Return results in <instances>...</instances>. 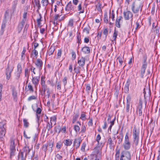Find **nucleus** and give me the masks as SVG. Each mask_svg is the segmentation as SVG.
I'll use <instances>...</instances> for the list:
<instances>
[{"mask_svg": "<svg viewBox=\"0 0 160 160\" xmlns=\"http://www.w3.org/2000/svg\"><path fill=\"white\" fill-rule=\"evenodd\" d=\"M139 131L136 127L133 128L132 132V135L133 138V144L136 146L138 145L139 141Z\"/></svg>", "mask_w": 160, "mask_h": 160, "instance_id": "nucleus-1", "label": "nucleus"}, {"mask_svg": "<svg viewBox=\"0 0 160 160\" xmlns=\"http://www.w3.org/2000/svg\"><path fill=\"white\" fill-rule=\"evenodd\" d=\"M147 56H146L145 55L143 57V60L142 62V65L140 70V76L141 78H144V76L145 73V70L147 67Z\"/></svg>", "mask_w": 160, "mask_h": 160, "instance_id": "nucleus-2", "label": "nucleus"}, {"mask_svg": "<svg viewBox=\"0 0 160 160\" xmlns=\"http://www.w3.org/2000/svg\"><path fill=\"white\" fill-rule=\"evenodd\" d=\"M131 154L129 151L123 150L120 154V160H131Z\"/></svg>", "mask_w": 160, "mask_h": 160, "instance_id": "nucleus-3", "label": "nucleus"}, {"mask_svg": "<svg viewBox=\"0 0 160 160\" xmlns=\"http://www.w3.org/2000/svg\"><path fill=\"white\" fill-rule=\"evenodd\" d=\"M122 146L124 149L126 150V151L129 150L131 148V143L129 141L128 133V132L126 134L124 142L122 145Z\"/></svg>", "mask_w": 160, "mask_h": 160, "instance_id": "nucleus-4", "label": "nucleus"}, {"mask_svg": "<svg viewBox=\"0 0 160 160\" xmlns=\"http://www.w3.org/2000/svg\"><path fill=\"white\" fill-rule=\"evenodd\" d=\"M142 4L140 2H133L131 6H129V9L132 10H142Z\"/></svg>", "mask_w": 160, "mask_h": 160, "instance_id": "nucleus-5", "label": "nucleus"}, {"mask_svg": "<svg viewBox=\"0 0 160 160\" xmlns=\"http://www.w3.org/2000/svg\"><path fill=\"white\" fill-rule=\"evenodd\" d=\"M36 67L38 68L39 71H40L42 69L43 66V62L40 59L38 58L37 59L36 62L35 63Z\"/></svg>", "mask_w": 160, "mask_h": 160, "instance_id": "nucleus-6", "label": "nucleus"}, {"mask_svg": "<svg viewBox=\"0 0 160 160\" xmlns=\"http://www.w3.org/2000/svg\"><path fill=\"white\" fill-rule=\"evenodd\" d=\"M127 102L126 105V110L127 112H129L130 109V103L131 101V97L130 95H128L127 97Z\"/></svg>", "mask_w": 160, "mask_h": 160, "instance_id": "nucleus-7", "label": "nucleus"}, {"mask_svg": "<svg viewBox=\"0 0 160 160\" xmlns=\"http://www.w3.org/2000/svg\"><path fill=\"white\" fill-rule=\"evenodd\" d=\"M12 71V69H10V67L8 64L7 67L6 69L5 74L6 76V79L8 80L11 77V74Z\"/></svg>", "mask_w": 160, "mask_h": 160, "instance_id": "nucleus-8", "label": "nucleus"}, {"mask_svg": "<svg viewBox=\"0 0 160 160\" xmlns=\"http://www.w3.org/2000/svg\"><path fill=\"white\" fill-rule=\"evenodd\" d=\"M124 17L125 20H129L132 18L133 16L132 13L129 11H127L126 12H124Z\"/></svg>", "mask_w": 160, "mask_h": 160, "instance_id": "nucleus-9", "label": "nucleus"}, {"mask_svg": "<svg viewBox=\"0 0 160 160\" xmlns=\"http://www.w3.org/2000/svg\"><path fill=\"white\" fill-rule=\"evenodd\" d=\"M31 149L29 148V147L26 145L22 148V151H20L19 152H22V153H25V155L26 156L28 155L30 152Z\"/></svg>", "mask_w": 160, "mask_h": 160, "instance_id": "nucleus-10", "label": "nucleus"}, {"mask_svg": "<svg viewBox=\"0 0 160 160\" xmlns=\"http://www.w3.org/2000/svg\"><path fill=\"white\" fill-rule=\"evenodd\" d=\"M32 83L34 85L35 87L37 86L39 83L40 80L39 76L33 77L32 74Z\"/></svg>", "mask_w": 160, "mask_h": 160, "instance_id": "nucleus-11", "label": "nucleus"}, {"mask_svg": "<svg viewBox=\"0 0 160 160\" xmlns=\"http://www.w3.org/2000/svg\"><path fill=\"white\" fill-rule=\"evenodd\" d=\"M85 58L82 57L80 58H78V63L79 64L80 66L82 67L85 65Z\"/></svg>", "mask_w": 160, "mask_h": 160, "instance_id": "nucleus-12", "label": "nucleus"}, {"mask_svg": "<svg viewBox=\"0 0 160 160\" xmlns=\"http://www.w3.org/2000/svg\"><path fill=\"white\" fill-rule=\"evenodd\" d=\"M123 21V18L122 16H119L118 17L116 21V26L118 28H120V23H122Z\"/></svg>", "mask_w": 160, "mask_h": 160, "instance_id": "nucleus-13", "label": "nucleus"}, {"mask_svg": "<svg viewBox=\"0 0 160 160\" xmlns=\"http://www.w3.org/2000/svg\"><path fill=\"white\" fill-rule=\"evenodd\" d=\"M81 142L82 140L80 138L75 139L73 142V145L76 147V149L79 147Z\"/></svg>", "mask_w": 160, "mask_h": 160, "instance_id": "nucleus-14", "label": "nucleus"}, {"mask_svg": "<svg viewBox=\"0 0 160 160\" xmlns=\"http://www.w3.org/2000/svg\"><path fill=\"white\" fill-rule=\"evenodd\" d=\"M26 156H24L22 152H19L17 156V160H26Z\"/></svg>", "mask_w": 160, "mask_h": 160, "instance_id": "nucleus-15", "label": "nucleus"}, {"mask_svg": "<svg viewBox=\"0 0 160 160\" xmlns=\"http://www.w3.org/2000/svg\"><path fill=\"white\" fill-rule=\"evenodd\" d=\"M118 31L116 30V28L115 27L114 32L113 34V40H112L113 42L112 43L113 44L114 43H116V40L117 38V36L118 35Z\"/></svg>", "mask_w": 160, "mask_h": 160, "instance_id": "nucleus-16", "label": "nucleus"}, {"mask_svg": "<svg viewBox=\"0 0 160 160\" xmlns=\"http://www.w3.org/2000/svg\"><path fill=\"white\" fill-rule=\"evenodd\" d=\"M81 50L85 54H88L90 52L89 47L86 46L83 47Z\"/></svg>", "mask_w": 160, "mask_h": 160, "instance_id": "nucleus-17", "label": "nucleus"}, {"mask_svg": "<svg viewBox=\"0 0 160 160\" xmlns=\"http://www.w3.org/2000/svg\"><path fill=\"white\" fill-rule=\"evenodd\" d=\"M10 148V150H16L14 140L12 138L11 139V144Z\"/></svg>", "mask_w": 160, "mask_h": 160, "instance_id": "nucleus-18", "label": "nucleus"}, {"mask_svg": "<svg viewBox=\"0 0 160 160\" xmlns=\"http://www.w3.org/2000/svg\"><path fill=\"white\" fill-rule=\"evenodd\" d=\"M72 140L69 139H66L64 141V143L66 146H70L72 143Z\"/></svg>", "mask_w": 160, "mask_h": 160, "instance_id": "nucleus-19", "label": "nucleus"}, {"mask_svg": "<svg viewBox=\"0 0 160 160\" xmlns=\"http://www.w3.org/2000/svg\"><path fill=\"white\" fill-rule=\"evenodd\" d=\"M5 133L6 130L4 128L2 129L0 131V138L2 141L3 139V137L5 136Z\"/></svg>", "mask_w": 160, "mask_h": 160, "instance_id": "nucleus-20", "label": "nucleus"}, {"mask_svg": "<svg viewBox=\"0 0 160 160\" xmlns=\"http://www.w3.org/2000/svg\"><path fill=\"white\" fill-rule=\"evenodd\" d=\"M142 108L137 107L136 112L137 115L139 116H141L142 115Z\"/></svg>", "mask_w": 160, "mask_h": 160, "instance_id": "nucleus-21", "label": "nucleus"}, {"mask_svg": "<svg viewBox=\"0 0 160 160\" xmlns=\"http://www.w3.org/2000/svg\"><path fill=\"white\" fill-rule=\"evenodd\" d=\"M23 126L26 128H27L28 127L29 125V122H28L27 119L24 118L23 120Z\"/></svg>", "mask_w": 160, "mask_h": 160, "instance_id": "nucleus-22", "label": "nucleus"}, {"mask_svg": "<svg viewBox=\"0 0 160 160\" xmlns=\"http://www.w3.org/2000/svg\"><path fill=\"white\" fill-rule=\"evenodd\" d=\"M47 144V146H48V151L50 152H51L52 151V148L53 145V143L50 142L48 143Z\"/></svg>", "mask_w": 160, "mask_h": 160, "instance_id": "nucleus-23", "label": "nucleus"}, {"mask_svg": "<svg viewBox=\"0 0 160 160\" xmlns=\"http://www.w3.org/2000/svg\"><path fill=\"white\" fill-rule=\"evenodd\" d=\"M55 48L54 47L51 46L48 52V54L49 56H50L55 51Z\"/></svg>", "mask_w": 160, "mask_h": 160, "instance_id": "nucleus-24", "label": "nucleus"}, {"mask_svg": "<svg viewBox=\"0 0 160 160\" xmlns=\"http://www.w3.org/2000/svg\"><path fill=\"white\" fill-rule=\"evenodd\" d=\"M116 153L115 154V160H119L120 150L119 149H116Z\"/></svg>", "mask_w": 160, "mask_h": 160, "instance_id": "nucleus-25", "label": "nucleus"}, {"mask_svg": "<svg viewBox=\"0 0 160 160\" xmlns=\"http://www.w3.org/2000/svg\"><path fill=\"white\" fill-rule=\"evenodd\" d=\"M81 35L80 34V32H77V42L78 43V46L80 44H81Z\"/></svg>", "mask_w": 160, "mask_h": 160, "instance_id": "nucleus-26", "label": "nucleus"}, {"mask_svg": "<svg viewBox=\"0 0 160 160\" xmlns=\"http://www.w3.org/2000/svg\"><path fill=\"white\" fill-rule=\"evenodd\" d=\"M79 112L76 113L75 115L73 116L72 121V123H74L79 116Z\"/></svg>", "mask_w": 160, "mask_h": 160, "instance_id": "nucleus-27", "label": "nucleus"}, {"mask_svg": "<svg viewBox=\"0 0 160 160\" xmlns=\"http://www.w3.org/2000/svg\"><path fill=\"white\" fill-rule=\"evenodd\" d=\"M28 89L27 91H29L31 92H34V89L30 83H29L28 85Z\"/></svg>", "mask_w": 160, "mask_h": 160, "instance_id": "nucleus-28", "label": "nucleus"}, {"mask_svg": "<svg viewBox=\"0 0 160 160\" xmlns=\"http://www.w3.org/2000/svg\"><path fill=\"white\" fill-rule=\"evenodd\" d=\"M120 134H121V136H118L117 138L118 139V144H120V143L122 142V139L123 138V137L122 135V133H120Z\"/></svg>", "mask_w": 160, "mask_h": 160, "instance_id": "nucleus-29", "label": "nucleus"}, {"mask_svg": "<svg viewBox=\"0 0 160 160\" xmlns=\"http://www.w3.org/2000/svg\"><path fill=\"white\" fill-rule=\"evenodd\" d=\"M17 74L19 75L22 72V67L21 65L18 63L17 66Z\"/></svg>", "mask_w": 160, "mask_h": 160, "instance_id": "nucleus-30", "label": "nucleus"}, {"mask_svg": "<svg viewBox=\"0 0 160 160\" xmlns=\"http://www.w3.org/2000/svg\"><path fill=\"white\" fill-rule=\"evenodd\" d=\"M54 129L56 132H58V134H59L61 131V128L60 126L59 125L58 126H55L54 128Z\"/></svg>", "mask_w": 160, "mask_h": 160, "instance_id": "nucleus-31", "label": "nucleus"}, {"mask_svg": "<svg viewBox=\"0 0 160 160\" xmlns=\"http://www.w3.org/2000/svg\"><path fill=\"white\" fill-rule=\"evenodd\" d=\"M109 17L110 18H111L112 20L113 21H114V11H112V12H111V11H110L109 12Z\"/></svg>", "mask_w": 160, "mask_h": 160, "instance_id": "nucleus-32", "label": "nucleus"}, {"mask_svg": "<svg viewBox=\"0 0 160 160\" xmlns=\"http://www.w3.org/2000/svg\"><path fill=\"white\" fill-rule=\"evenodd\" d=\"M132 0H126L125 5L127 6V10L129 9V6L131 5H129V4L130 2H132Z\"/></svg>", "mask_w": 160, "mask_h": 160, "instance_id": "nucleus-33", "label": "nucleus"}, {"mask_svg": "<svg viewBox=\"0 0 160 160\" xmlns=\"http://www.w3.org/2000/svg\"><path fill=\"white\" fill-rule=\"evenodd\" d=\"M35 5L38 7V10L41 7L39 0H34Z\"/></svg>", "mask_w": 160, "mask_h": 160, "instance_id": "nucleus-34", "label": "nucleus"}, {"mask_svg": "<svg viewBox=\"0 0 160 160\" xmlns=\"http://www.w3.org/2000/svg\"><path fill=\"white\" fill-rule=\"evenodd\" d=\"M48 146H47V144H44L42 146V150L45 153L48 150Z\"/></svg>", "mask_w": 160, "mask_h": 160, "instance_id": "nucleus-35", "label": "nucleus"}, {"mask_svg": "<svg viewBox=\"0 0 160 160\" xmlns=\"http://www.w3.org/2000/svg\"><path fill=\"white\" fill-rule=\"evenodd\" d=\"M80 68L79 67H75L74 68V71L77 74L80 73Z\"/></svg>", "mask_w": 160, "mask_h": 160, "instance_id": "nucleus-36", "label": "nucleus"}, {"mask_svg": "<svg viewBox=\"0 0 160 160\" xmlns=\"http://www.w3.org/2000/svg\"><path fill=\"white\" fill-rule=\"evenodd\" d=\"M26 51V48L25 47H24L23 48V51H22V52L21 59H24L25 58V57L23 56L25 55V53Z\"/></svg>", "mask_w": 160, "mask_h": 160, "instance_id": "nucleus-37", "label": "nucleus"}, {"mask_svg": "<svg viewBox=\"0 0 160 160\" xmlns=\"http://www.w3.org/2000/svg\"><path fill=\"white\" fill-rule=\"evenodd\" d=\"M43 85L42 86V91H43V94H45V92L46 90H47V86L46 85Z\"/></svg>", "mask_w": 160, "mask_h": 160, "instance_id": "nucleus-38", "label": "nucleus"}, {"mask_svg": "<svg viewBox=\"0 0 160 160\" xmlns=\"http://www.w3.org/2000/svg\"><path fill=\"white\" fill-rule=\"evenodd\" d=\"M25 71V76L26 77L27 75L28 79L29 77V73L30 72V70H29L28 68H26Z\"/></svg>", "mask_w": 160, "mask_h": 160, "instance_id": "nucleus-39", "label": "nucleus"}, {"mask_svg": "<svg viewBox=\"0 0 160 160\" xmlns=\"http://www.w3.org/2000/svg\"><path fill=\"white\" fill-rule=\"evenodd\" d=\"M41 3L43 6H47L49 3L48 1V0H42Z\"/></svg>", "mask_w": 160, "mask_h": 160, "instance_id": "nucleus-40", "label": "nucleus"}, {"mask_svg": "<svg viewBox=\"0 0 160 160\" xmlns=\"http://www.w3.org/2000/svg\"><path fill=\"white\" fill-rule=\"evenodd\" d=\"M18 3V1L15 0L13 2V4L12 5V8L13 10H15L16 8V7Z\"/></svg>", "mask_w": 160, "mask_h": 160, "instance_id": "nucleus-41", "label": "nucleus"}, {"mask_svg": "<svg viewBox=\"0 0 160 160\" xmlns=\"http://www.w3.org/2000/svg\"><path fill=\"white\" fill-rule=\"evenodd\" d=\"M37 109L36 111V114H40L41 113V112H42V110L41 109L39 108L38 107V105H37Z\"/></svg>", "mask_w": 160, "mask_h": 160, "instance_id": "nucleus-42", "label": "nucleus"}, {"mask_svg": "<svg viewBox=\"0 0 160 160\" xmlns=\"http://www.w3.org/2000/svg\"><path fill=\"white\" fill-rule=\"evenodd\" d=\"M12 95L14 99H15L17 96V92L14 89L12 90Z\"/></svg>", "mask_w": 160, "mask_h": 160, "instance_id": "nucleus-43", "label": "nucleus"}, {"mask_svg": "<svg viewBox=\"0 0 160 160\" xmlns=\"http://www.w3.org/2000/svg\"><path fill=\"white\" fill-rule=\"evenodd\" d=\"M86 146V143L85 142H84L82 143V147H81V150L83 152L85 151V148Z\"/></svg>", "mask_w": 160, "mask_h": 160, "instance_id": "nucleus-44", "label": "nucleus"}, {"mask_svg": "<svg viewBox=\"0 0 160 160\" xmlns=\"http://www.w3.org/2000/svg\"><path fill=\"white\" fill-rule=\"evenodd\" d=\"M83 113H82L81 115V117H80V118L82 120H84L86 119V115L85 114V112H83Z\"/></svg>", "mask_w": 160, "mask_h": 160, "instance_id": "nucleus-45", "label": "nucleus"}, {"mask_svg": "<svg viewBox=\"0 0 160 160\" xmlns=\"http://www.w3.org/2000/svg\"><path fill=\"white\" fill-rule=\"evenodd\" d=\"M5 124L6 123L2 122H0V128H1L2 129L4 128L5 129Z\"/></svg>", "mask_w": 160, "mask_h": 160, "instance_id": "nucleus-46", "label": "nucleus"}, {"mask_svg": "<svg viewBox=\"0 0 160 160\" xmlns=\"http://www.w3.org/2000/svg\"><path fill=\"white\" fill-rule=\"evenodd\" d=\"M96 8L98 10H101L102 9V7L100 3H98L96 5Z\"/></svg>", "mask_w": 160, "mask_h": 160, "instance_id": "nucleus-47", "label": "nucleus"}, {"mask_svg": "<svg viewBox=\"0 0 160 160\" xmlns=\"http://www.w3.org/2000/svg\"><path fill=\"white\" fill-rule=\"evenodd\" d=\"M74 129L76 132H79L80 130L79 127L77 125L74 126Z\"/></svg>", "mask_w": 160, "mask_h": 160, "instance_id": "nucleus-48", "label": "nucleus"}, {"mask_svg": "<svg viewBox=\"0 0 160 160\" xmlns=\"http://www.w3.org/2000/svg\"><path fill=\"white\" fill-rule=\"evenodd\" d=\"M2 84H0V102L2 100Z\"/></svg>", "mask_w": 160, "mask_h": 160, "instance_id": "nucleus-49", "label": "nucleus"}, {"mask_svg": "<svg viewBox=\"0 0 160 160\" xmlns=\"http://www.w3.org/2000/svg\"><path fill=\"white\" fill-rule=\"evenodd\" d=\"M72 59L73 60L76 58V54L75 52L72 51Z\"/></svg>", "mask_w": 160, "mask_h": 160, "instance_id": "nucleus-50", "label": "nucleus"}, {"mask_svg": "<svg viewBox=\"0 0 160 160\" xmlns=\"http://www.w3.org/2000/svg\"><path fill=\"white\" fill-rule=\"evenodd\" d=\"M131 82L130 79L129 78L128 79L125 85V87H128L130 85V84Z\"/></svg>", "mask_w": 160, "mask_h": 160, "instance_id": "nucleus-51", "label": "nucleus"}, {"mask_svg": "<svg viewBox=\"0 0 160 160\" xmlns=\"http://www.w3.org/2000/svg\"><path fill=\"white\" fill-rule=\"evenodd\" d=\"M117 60L119 62L120 64L121 65H122L123 63V61L122 60V58L121 57H118L117 58Z\"/></svg>", "mask_w": 160, "mask_h": 160, "instance_id": "nucleus-52", "label": "nucleus"}, {"mask_svg": "<svg viewBox=\"0 0 160 160\" xmlns=\"http://www.w3.org/2000/svg\"><path fill=\"white\" fill-rule=\"evenodd\" d=\"M45 78L43 77V76H42L41 77V85L42 86H43V84H44V85H46L45 84Z\"/></svg>", "mask_w": 160, "mask_h": 160, "instance_id": "nucleus-53", "label": "nucleus"}, {"mask_svg": "<svg viewBox=\"0 0 160 160\" xmlns=\"http://www.w3.org/2000/svg\"><path fill=\"white\" fill-rule=\"evenodd\" d=\"M103 34L105 35L106 38L108 36V29L107 28H104L103 32Z\"/></svg>", "mask_w": 160, "mask_h": 160, "instance_id": "nucleus-54", "label": "nucleus"}, {"mask_svg": "<svg viewBox=\"0 0 160 160\" xmlns=\"http://www.w3.org/2000/svg\"><path fill=\"white\" fill-rule=\"evenodd\" d=\"M10 157L14 156L15 155L16 150H10Z\"/></svg>", "mask_w": 160, "mask_h": 160, "instance_id": "nucleus-55", "label": "nucleus"}, {"mask_svg": "<svg viewBox=\"0 0 160 160\" xmlns=\"http://www.w3.org/2000/svg\"><path fill=\"white\" fill-rule=\"evenodd\" d=\"M91 89V88L89 84H87L86 85V90L87 92H89Z\"/></svg>", "mask_w": 160, "mask_h": 160, "instance_id": "nucleus-56", "label": "nucleus"}, {"mask_svg": "<svg viewBox=\"0 0 160 160\" xmlns=\"http://www.w3.org/2000/svg\"><path fill=\"white\" fill-rule=\"evenodd\" d=\"M62 51L61 49H59L58 50L57 53V57L58 58H59L61 57Z\"/></svg>", "mask_w": 160, "mask_h": 160, "instance_id": "nucleus-57", "label": "nucleus"}, {"mask_svg": "<svg viewBox=\"0 0 160 160\" xmlns=\"http://www.w3.org/2000/svg\"><path fill=\"white\" fill-rule=\"evenodd\" d=\"M36 97L32 95L29 97L28 99V101H30L32 100L36 99Z\"/></svg>", "mask_w": 160, "mask_h": 160, "instance_id": "nucleus-58", "label": "nucleus"}, {"mask_svg": "<svg viewBox=\"0 0 160 160\" xmlns=\"http://www.w3.org/2000/svg\"><path fill=\"white\" fill-rule=\"evenodd\" d=\"M67 78L66 77H65L63 78L62 80V82L64 84V86H65L67 84Z\"/></svg>", "mask_w": 160, "mask_h": 160, "instance_id": "nucleus-59", "label": "nucleus"}, {"mask_svg": "<svg viewBox=\"0 0 160 160\" xmlns=\"http://www.w3.org/2000/svg\"><path fill=\"white\" fill-rule=\"evenodd\" d=\"M55 157L58 160H61L62 158V156H61L58 153L56 154L55 155Z\"/></svg>", "mask_w": 160, "mask_h": 160, "instance_id": "nucleus-60", "label": "nucleus"}, {"mask_svg": "<svg viewBox=\"0 0 160 160\" xmlns=\"http://www.w3.org/2000/svg\"><path fill=\"white\" fill-rule=\"evenodd\" d=\"M47 95H45V96L47 98H49L50 97V92L49 90V89L48 88L47 89Z\"/></svg>", "mask_w": 160, "mask_h": 160, "instance_id": "nucleus-61", "label": "nucleus"}, {"mask_svg": "<svg viewBox=\"0 0 160 160\" xmlns=\"http://www.w3.org/2000/svg\"><path fill=\"white\" fill-rule=\"evenodd\" d=\"M101 139V137L100 134H98L96 137V140L98 142V144L99 142V141Z\"/></svg>", "mask_w": 160, "mask_h": 160, "instance_id": "nucleus-62", "label": "nucleus"}, {"mask_svg": "<svg viewBox=\"0 0 160 160\" xmlns=\"http://www.w3.org/2000/svg\"><path fill=\"white\" fill-rule=\"evenodd\" d=\"M86 131V127L85 126H82L81 131V132L82 133H84Z\"/></svg>", "mask_w": 160, "mask_h": 160, "instance_id": "nucleus-63", "label": "nucleus"}, {"mask_svg": "<svg viewBox=\"0 0 160 160\" xmlns=\"http://www.w3.org/2000/svg\"><path fill=\"white\" fill-rule=\"evenodd\" d=\"M89 29L88 28H85L83 30V32H86L87 34L89 33Z\"/></svg>", "mask_w": 160, "mask_h": 160, "instance_id": "nucleus-64", "label": "nucleus"}]
</instances>
